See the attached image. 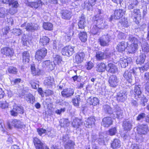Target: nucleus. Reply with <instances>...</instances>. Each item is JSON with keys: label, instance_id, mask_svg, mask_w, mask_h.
Instances as JSON below:
<instances>
[{"label": "nucleus", "instance_id": "3c124183", "mask_svg": "<svg viewBox=\"0 0 149 149\" xmlns=\"http://www.w3.org/2000/svg\"><path fill=\"white\" fill-rule=\"evenodd\" d=\"M103 109L104 111L106 113L109 114L112 113V109L108 105H105L103 106Z\"/></svg>", "mask_w": 149, "mask_h": 149}, {"label": "nucleus", "instance_id": "8fccbe9b", "mask_svg": "<svg viewBox=\"0 0 149 149\" xmlns=\"http://www.w3.org/2000/svg\"><path fill=\"white\" fill-rule=\"evenodd\" d=\"M104 134L103 133H101L100 134L98 141L99 143H103L104 141V139L106 137H104Z\"/></svg>", "mask_w": 149, "mask_h": 149}, {"label": "nucleus", "instance_id": "79ce46f5", "mask_svg": "<svg viewBox=\"0 0 149 149\" xmlns=\"http://www.w3.org/2000/svg\"><path fill=\"white\" fill-rule=\"evenodd\" d=\"M90 104L93 105H95L97 104L99 102L98 99L97 97H91L88 100Z\"/></svg>", "mask_w": 149, "mask_h": 149}, {"label": "nucleus", "instance_id": "f257e3e1", "mask_svg": "<svg viewBox=\"0 0 149 149\" xmlns=\"http://www.w3.org/2000/svg\"><path fill=\"white\" fill-rule=\"evenodd\" d=\"M127 39L129 42L131 43V44L128 47V52L130 53H132L138 49V44L139 42V38L135 37L132 35H129L127 36Z\"/></svg>", "mask_w": 149, "mask_h": 149}, {"label": "nucleus", "instance_id": "412c9836", "mask_svg": "<svg viewBox=\"0 0 149 149\" xmlns=\"http://www.w3.org/2000/svg\"><path fill=\"white\" fill-rule=\"evenodd\" d=\"M82 123L83 121L81 119L75 118L72 122V125L73 127L77 129L82 125Z\"/></svg>", "mask_w": 149, "mask_h": 149}, {"label": "nucleus", "instance_id": "13d9d810", "mask_svg": "<svg viewBox=\"0 0 149 149\" xmlns=\"http://www.w3.org/2000/svg\"><path fill=\"white\" fill-rule=\"evenodd\" d=\"M94 64L92 62L89 61L87 63L85 66L87 70H90L94 67Z\"/></svg>", "mask_w": 149, "mask_h": 149}, {"label": "nucleus", "instance_id": "680f3d73", "mask_svg": "<svg viewBox=\"0 0 149 149\" xmlns=\"http://www.w3.org/2000/svg\"><path fill=\"white\" fill-rule=\"evenodd\" d=\"M37 131L39 134L41 136L43 134L47 133V130L43 128H40L37 129Z\"/></svg>", "mask_w": 149, "mask_h": 149}, {"label": "nucleus", "instance_id": "bb28decb", "mask_svg": "<svg viewBox=\"0 0 149 149\" xmlns=\"http://www.w3.org/2000/svg\"><path fill=\"white\" fill-rule=\"evenodd\" d=\"M127 47L126 45L124 42H122L119 43L117 46L116 49L118 52H123L124 51Z\"/></svg>", "mask_w": 149, "mask_h": 149}, {"label": "nucleus", "instance_id": "6ab92c4d", "mask_svg": "<svg viewBox=\"0 0 149 149\" xmlns=\"http://www.w3.org/2000/svg\"><path fill=\"white\" fill-rule=\"evenodd\" d=\"M2 54L6 56H12L14 53L13 50L9 47H5L1 49Z\"/></svg>", "mask_w": 149, "mask_h": 149}, {"label": "nucleus", "instance_id": "4d7b16f0", "mask_svg": "<svg viewBox=\"0 0 149 149\" xmlns=\"http://www.w3.org/2000/svg\"><path fill=\"white\" fill-rule=\"evenodd\" d=\"M13 32L15 35L19 36L22 33V32L19 29H13Z\"/></svg>", "mask_w": 149, "mask_h": 149}, {"label": "nucleus", "instance_id": "39448f33", "mask_svg": "<svg viewBox=\"0 0 149 149\" xmlns=\"http://www.w3.org/2000/svg\"><path fill=\"white\" fill-rule=\"evenodd\" d=\"M47 52V50L45 48H43L38 50L36 53L35 59L38 61L41 60L45 57Z\"/></svg>", "mask_w": 149, "mask_h": 149}, {"label": "nucleus", "instance_id": "423d86ee", "mask_svg": "<svg viewBox=\"0 0 149 149\" xmlns=\"http://www.w3.org/2000/svg\"><path fill=\"white\" fill-rule=\"evenodd\" d=\"M11 115L14 116H17L18 113L23 114L24 113L23 107L21 106L15 105L13 109L10 111Z\"/></svg>", "mask_w": 149, "mask_h": 149}, {"label": "nucleus", "instance_id": "c85d7f7f", "mask_svg": "<svg viewBox=\"0 0 149 149\" xmlns=\"http://www.w3.org/2000/svg\"><path fill=\"white\" fill-rule=\"evenodd\" d=\"M141 47L143 52L147 53L149 52V45L147 42L145 41L142 42Z\"/></svg>", "mask_w": 149, "mask_h": 149}, {"label": "nucleus", "instance_id": "c9c22d12", "mask_svg": "<svg viewBox=\"0 0 149 149\" xmlns=\"http://www.w3.org/2000/svg\"><path fill=\"white\" fill-rule=\"evenodd\" d=\"M30 55L28 51H25L23 53V62L26 63H28L30 60Z\"/></svg>", "mask_w": 149, "mask_h": 149}, {"label": "nucleus", "instance_id": "603ef678", "mask_svg": "<svg viewBox=\"0 0 149 149\" xmlns=\"http://www.w3.org/2000/svg\"><path fill=\"white\" fill-rule=\"evenodd\" d=\"M80 100V97L79 96L73 99L72 102L74 105L76 107L79 106V101Z\"/></svg>", "mask_w": 149, "mask_h": 149}, {"label": "nucleus", "instance_id": "cd10ccee", "mask_svg": "<svg viewBox=\"0 0 149 149\" xmlns=\"http://www.w3.org/2000/svg\"><path fill=\"white\" fill-rule=\"evenodd\" d=\"M126 97L125 94L121 91L117 93L116 97L117 100L119 102H124L126 99Z\"/></svg>", "mask_w": 149, "mask_h": 149}, {"label": "nucleus", "instance_id": "7ed1b4c3", "mask_svg": "<svg viewBox=\"0 0 149 149\" xmlns=\"http://www.w3.org/2000/svg\"><path fill=\"white\" fill-rule=\"evenodd\" d=\"M21 27H24L26 31L31 32L37 30L39 28L37 24L34 23H25L21 25Z\"/></svg>", "mask_w": 149, "mask_h": 149}, {"label": "nucleus", "instance_id": "f03ea898", "mask_svg": "<svg viewBox=\"0 0 149 149\" xmlns=\"http://www.w3.org/2000/svg\"><path fill=\"white\" fill-rule=\"evenodd\" d=\"M114 56V55L112 52L110 53L108 51H106L104 53L101 51H99L96 52V58L98 61L102 60L105 58L111 61L113 58Z\"/></svg>", "mask_w": 149, "mask_h": 149}, {"label": "nucleus", "instance_id": "09e8293b", "mask_svg": "<svg viewBox=\"0 0 149 149\" xmlns=\"http://www.w3.org/2000/svg\"><path fill=\"white\" fill-rule=\"evenodd\" d=\"M6 10L3 8H0V18H4L6 15Z\"/></svg>", "mask_w": 149, "mask_h": 149}, {"label": "nucleus", "instance_id": "4c0bfd02", "mask_svg": "<svg viewBox=\"0 0 149 149\" xmlns=\"http://www.w3.org/2000/svg\"><path fill=\"white\" fill-rule=\"evenodd\" d=\"M114 113L116 115V117L118 118H122L123 111L120 108L118 107L114 109Z\"/></svg>", "mask_w": 149, "mask_h": 149}, {"label": "nucleus", "instance_id": "37998d69", "mask_svg": "<svg viewBox=\"0 0 149 149\" xmlns=\"http://www.w3.org/2000/svg\"><path fill=\"white\" fill-rule=\"evenodd\" d=\"M49 39L45 36H42L40 38V43L43 45H46L49 42Z\"/></svg>", "mask_w": 149, "mask_h": 149}, {"label": "nucleus", "instance_id": "6e6d98bb", "mask_svg": "<svg viewBox=\"0 0 149 149\" xmlns=\"http://www.w3.org/2000/svg\"><path fill=\"white\" fill-rule=\"evenodd\" d=\"M146 115V114L144 113H140L137 117L136 120L139 121H142L145 118Z\"/></svg>", "mask_w": 149, "mask_h": 149}, {"label": "nucleus", "instance_id": "2f4dec72", "mask_svg": "<svg viewBox=\"0 0 149 149\" xmlns=\"http://www.w3.org/2000/svg\"><path fill=\"white\" fill-rule=\"evenodd\" d=\"M119 62L121 66L123 68H125L128 65V62L126 57L120 58Z\"/></svg>", "mask_w": 149, "mask_h": 149}, {"label": "nucleus", "instance_id": "ea45409f", "mask_svg": "<svg viewBox=\"0 0 149 149\" xmlns=\"http://www.w3.org/2000/svg\"><path fill=\"white\" fill-rule=\"evenodd\" d=\"M32 2L30 5L32 8H37L38 6L42 5L40 0H32Z\"/></svg>", "mask_w": 149, "mask_h": 149}, {"label": "nucleus", "instance_id": "a878e982", "mask_svg": "<svg viewBox=\"0 0 149 149\" xmlns=\"http://www.w3.org/2000/svg\"><path fill=\"white\" fill-rule=\"evenodd\" d=\"M86 23L85 17L83 15H82L79 19V22L78 23L79 28L81 29H84L86 26Z\"/></svg>", "mask_w": 149, "mask_h": 149}, {"label": "nucleus", "instance_id": "1a4fd4ad", "mask_svg": "<svg viewBox=\"0 0 149 149\" xmlns=\"http://www.w3.org/2000/svg\"><path fill=\"white\" fill-rule=\"evenodd\" d=\"M135 74L134 69H129L128 70L125 71L123 74V77L130 83H131L132 81L133 76L132 75V73Z\"/></svg>", "mask_w": 149, "mask_h": 149}, {"label": "nucleus", "instance_id": "0eeeda50", "mask_svg": "<svg viewBox=\"0 0 149 149\" xmlns=\"http://www.w3.org/2000/svg\"><path fill=\"white\" fill-rule=\"evenodd\" d=\"M33 142L36 149H49L38 138H34Z\"/></svg>", "mask_w": 149, "mask_h": 149}, {"label": "nucleus", "instance_id": "6e6552de", "mask_svg": "<svg viewBox=\"0 0 149 149\" xmlns=\"http://www.w3.org/2000/svg\"><path fill=\"white\" fill-rule=\"evenodd\" d=\"M110 36L107 34L102 36L99 39V41L100 45L102 46H107L110 41Z\"/></svg>", "mask_w": 149, "mask_h": 149}, {"label": "nucleus", "instance_id": "9b49d317", "mask_svg": "<svg viewBox=\"0 0 149 149\" xmlns=\"http://www.w3.org/2000/svg\"><path fill=\"white\" fill-rule=\"evenodd\" d=\"M74 92V89L71 88H67L64 89L61 92V94L63 97L68 98L73 95Z\"/></svg>", "mask_w": 149, "mask_h": 149}, {"label": "nucleus", "instance_id": "20e7f679", "mask_svg": "<svg viewBox=\"0 0 149 149\" xmlns=\"http://www.w3.org/2000/svg\"><path fill=\"white\" fill-rule=\"evenodd\" d=\"M74 48V47L70 45L66 46L62 49L61 53L63 55L68 56H71L75 52Z\"/></svg>", "mask_w": 149, "mask_h": 149}, {"label": "nucleus", "instance_id": "e2e57ef3", "mask_svg": "<svg viewBox=\"0 0 149 149\" xmlns=\"http://www.w3.org/2000/svg\"><path fill=\"white\" fill-rule=\"evenodd\" d=\"M9 10V13L11 15H13L15 13H16L17 12V8H15L14 7H10Z\"/></svg>", "mask_w": 149, "mask_h": 149}, {"label": "nucleus", "instance_id": "49530a36", "mask_svg": "<svg viewBox=\"0 0 149 149\" xmlns=\"http://www.w3.org/2000/svg\"><path fill=\"white\" fill-rule=\"evenodd\" d=\"M52 24L50 23H44L43 25V28L46 30H52Z\"/></svg>", "mask_w": 149, "mask_h": 149}, {"label": "nucleus", "instance_id": "f3484780", "mask_svg": "<svg viewBox=\"0 0 149 149\" xmlns=\"http://www.w3.org/2000/svg\"><path fill=\"white\" fill-rule=\"evenodd\" d=\"M112 120L110 117H106L102 120V125L105 127H108L112 124Z\"/></svg>", "mask_w": 149, "mask_h": 149}, {"label": "nucleus", "instance_id": "5701e85b", "mask_svg": "<svg viewBox=\"0 0 149 149\" xmlns=\"http://www.w3.org/2000/svg\"><path fill=\"white\" fill-rule=\"evenodd\" d=\"M148 127L146 125H141L138 128L137 130L139 134H147Z\"/></svg>", "mask_w": 149, "mask_h": 149}, {"label": "nucleus", "instance_id": "de8ad7c7", "mask_svg": "<svg viewBox=\"0 0 149 149\" xmlns=\"http://www.w3.org/2000/svg\"><path fill=\"white\" fill-rule=\"evenodd\" d=\"M8 3L10 7L14 8H17L19 6L18 3L16 0H10Z\"/></svg>", "mask_w": 149, "mask_h": 149}, {"label": "nucleus", "instance_id": "393cba45", "mask_svg": "<svg viewBox=\"0 0 149 149\" xmlns=\"http://www.w3.org/2000/svg\"><path fill=\"white\" fill-rule=\"evenodd\" d=\"M62 17V18L66 19H69L71 17L72 13L68 10H63L61 12Z\"/></svg>", "mask_w": 149, "mask_h": 149}, {"label": "nucleus", "instance_id": "5fc2aeb1", "mask_svg": "<svg viewBox=\"0 0 149 149\" xmlns=\"http://www.w3.org/2000/svg\"><path fill=\"white\" fill-rule=\"evenodd\" d=\"M8 104L6 101L0 102V107L2 109H5L8 107Z\"/></svg>", "mask_w": 149, "mask_h": 149}, {"label": "nucleus", "instance_id": "4be33fe9", "mask_svg": "<svg viewBox=\"0 0 149 149\" xmlns=\"http://www.w3.org/2000/svg\"><path fill=\"white\" fill-rule=\"evenodd\" d=\"M24 97L28 103L33 104L35 101V97L31 93H29L25 95Z\"/></svg>", "mask_w": 149, "mask_h": 149}, {"label": "nucleus", "instance_id": "c756f323", "mask_svg": "<svg viewBox=\"0 0 149 149\" xmlns=\"http://www.w3.org/2000/svg\"><path fill=\"white\" fill-rule=\"evenodd\" d=\"M107 71L112 73H115L117 70L116 67L113 64L109 63L106 68Z\"/></svg>", "mask_w": 149, "mask_h": 149}, {"label": "nucleus", "instance_id": "0e129e2a", "mask_svg": "<svg viewBox=\"0 0 149 149\" xmlns=\"http://www.w3.org/2000/svg\"><path fill=\"white\" fill-rule=\"evenodd\" d=\"M53 80H51L50 78H47L45 80V84L47 85H52Z\"/></svg>", "mask_w": 149, "mask_h": 149}, {"label": "nucleus", "instance_id": "58836bf2", "mask_svg": "<svg viewBox=\"0 0 149 149\" xmlns=\"http://www.w3.org/2000/svg\"><path fill=\"white\" fill-rule=\"evenodd\" d=\"M31 69L32 74L34 76L39 75L40 74V69L36 68L34 65H31Z\"/></svg>", "mask_w": 149, "mask_h": 149}, {"label": "nucleus", "instance_id": "9d476101", "mask_svg": "<svg viewBox=\"0 0 149 149\" xmlns=\"http://www.w3.org/2000/svg\"><path fill=\"white\" fill-rule=\"evenodd\" d=\"M108 81L110 86L116 87L118 85L119 80L116 75H112L109 77Z\"/></svg>", "mask_w": 149, "mask_h": 149}, {"label": "nucleus", "instance_id": "bf43d9fd", "mask_svg": "<svg viewBox=\"0 0 149 149\" xmlns=\"http://www.w3.org/2000/svg\"><path fill=\"white\" fill-rule=\"evenodd\" d=\"M8 71L10 73L16 74L17 73V71L16 68L11 67L9 68Z\"/></svg>", "mask_w": 149, "mask_h": 149}, {"label": "nucleus", "instance_id": "72a5a7b5", "mask_svg": "<svg viewBox=\"0 0 149 149\" xmlns=\"http://www.w3.org/2000/svg\"><path fill=\"white\" fill-rule=\"evenodd\" d=\"M93 19L94 21V23L95 24H101V25L103 24L102 18H101V16L100 15H96L93 17Z\"/></svg>", "mask_w": 149, "mask_h": 149}, {"label": "nucleus", "instance_id": "dca6fc26", "mask_svg": "<svg viewBox=\"0 0 149 149\" xmlns=\"http://www.w3.org/2000/svg\"><path fill=\"white\" fill-rule=\"evenodd\" d=\"M95 121V119L94 117H90L85 121V125L87 128L91 127L94 125Z\"/></svg>", "mask_w": 149, "mask_h": 149}, {"label": "nucleus", "instance_id": "a18cd8bd", "mask_svg": "<svg viewBox=\"0 0 149 149\" xmlns=\"http://www.w3.org/2000/svg\"><path fill=\"white\" fill-rule=\"evenodd\" d=\"M74 143L72 141H70L65 145V149H74Z\"/></svg>", "mask_w": 149, "mask_h": 149}, {"label": "nucleus", "instance_id": "2eb2a0df", "mask_svg": "<svg viewBox=\"0 0 149 149\" xmlns=\"http://www.w3.org/2000/svg\"><path fill=\"white\" fill-rule=\"evenodd\" d=\"M125 11L121 9H117L114 11L113 17L115 19H119L124 15Z\"/></svg>", "mask_w": 149, "mask_h": 149}, {"label": "nucleus", "instance_id": "aec40b11", "mask_svg": "<svg viewBox=\"0 0 149 149\" xmlns=\"http://www.w3.org/2000/svg\"><path fill=\"white\" fill-rule=\"evenodd\" d=\"M103 27L101 24H95L91 28L90 31L92 34L95 35L97 34L100 29H102Z\"/></svg>", "mask_w": 149, "mask_h": 149}, {"label": "nucleus", "instance_id": "864d4df0", "mask_svg": "<svg viewBox=\"0 0 149 149\" xmlns=\"http://www.w3.org/2000/svg\"><path fill=\"white\" fill-rule=\"evenodd\" d=\"M117 132V130L116 127H112L109 130V134L111 136L114 135Z\"/></svg>", "mask_w": 149, "mask_h": 149}, {"label": "nucleus", "instance_id": "f704fd0d", "mask_svg": "<svg viewBox=\"0 0 149 149\" xmlns=\"http://www.w3.org/2000/svg\"><path fill=\"white\" fill-rule=\"evenodd\" d=\"M105 64L104 63H101L98 64L96 67V71L99 72L104 71L106 69Z\"/></svg>", "mask_w": 149, "mask_h": 149}, {"label": "nucleus", "instance_id": "69168bd1", "mask_svg": "<svg viewBox=\"0 0 149 149\" xmlns=\"http://www.w3.org/2000/svg\"><path fill=\"white\" fill-rule=\"evenodd\" d=\"M10 81L11 84L14 85L15 84H17L20 83L21 81V79L19 78L16 79L11 80Z\"/></svg>", "mask_w": 149, "mask_h": 149}, {"label": "nucleus", "instance_id": "4468645a", "mask_svg": "<svg viewBox=\"0 0 149 149\" xmlns=\"http://www.w3.org/2000/svg\"><path fill=\"white\" fill-rule=\"evenodd\" d=\"M85 56L83 52L78 53L76 55L74 58V63L79 64L82 62Z\"/></svg>", "mask_w": 149, "mask_h": 149}, {"label": "nucleus", "instance_id": "c03bdc74", "mask_svg": "<svg viewBox=\"0 0 149 149\" xmlns=\"http://www.w3.org/2000/svg\"><path fill=\"white\" fill-rule=\"evenodd\" d=\"M79 38L82 42H85L87 40V35L86 32H81L79 34Z\"/></svg>", "mask_w": 149, "mask_h": 149}, {"label": "nucleus", "instance_id": "7c9ffc66", "mask_svg": "<svg viewBox=\"0 0 149 149\" xmlns=\"http://www.w3.org/2000/svg\"><path fill=\"white\" fill-rule=\"evenodd\" d=\"M60 125L61 127H66L70 125V121L68 119L62 118L59 121Z\"/></svg>", "mask_w": 149, "mask_h": 149}, {"label": "nucleus", "instance_id": "774afa93", "mask_svg": "<svg viewBox=\"0 0 149 149\" xmlns=\"http://www.w3.org/2000/svg\"><path fill=\"white\" fill-rule=\"evenodd\" d=\"M121 24L125 27H127L128 26V24L127 19L125 18H123L122 19Z\"/></svg>", "mask_w": 149, "mask_h": 149}, {"label": "nucleus", "instance_id": "052dcab7", "mask_svg": "<svg viewBox=\"0 0 149 149\" xmlns=\"http://www.w3.org/2000/svg\"><path fill=\"white\" fill-rule=\"evenodd\" d=\"M55 64L54 62H51L50 64L49 65L47 68L49 71H51L54 69Z\"/></svg>", "mask_w": 149, "mask_h": 149}, {"label": "nucleus", "instance_id": "f8f14e48", "mask_svg": "<svg viewBox=\"0 0 149 149\" xmlns=\"http://www.w3.org/2000/svg\"><path fill=\"white\" fill-rule=\"evenodd\" d=\"M133 121L132 120H126L123 122V127L124 130L126 131H129L132 129Z\"/></svg>", "mask_w": 149, "mask_h": 149}, {"label": "nucleus", "instance_id": "b1692460", "mask_svg": "<svg viewBox=\"0 0 149 149\" xmlns=\"http://www.w3.org/2000/svg\"><path fill=\"white\" fill-rule=\"evenodd\" d=\"M132 91L135 93V97L136 99L140 98L141 96V92L140 87L138 85H135Z\"/></svg>", "mask_w": 149, "mask_h": 149}, {"label": "nucleus", "instance_id": "473e14b6", "mask_svg": "<svg viewBox=\"0 0 149 149\" xmlns=\"http://www.w3.org/2000/svg\"><path fill=\"white\" fill-rule=\"evenodd\" d=\"M146 57V55L144 54L140 55L136 60V63L140 65L143 64L145 61Z\"/></svg>", "mask_w": 149, "mask_h": 149}, {"label": "nucleus", "instance_id": "a19ab883", "mask_svg": "<svg viewBox=\"0 0 149 149\" xmlns=\"http://www.w3.org/2000/svg\"><path fill=\"white\" fill-rule=\"evenodd\" d=\"M62 61V58L59 55H57L54 57L53 62L55 65H60Z\"/></svg>", "mask_w": 149, "mask_h": 149}, {"label": "nucleus", "instance_id": "338daca9", "mask_svg": "<svg viewBox=\"0 0 149 149\" xmlns=\"http://www.w3.org/2000/svg\"><path fill=\"white\" fill-rule=\"evenodd\" d=\"M126 37V34L122 32H119L118 36V38L120 39H125Z\"/></svg>", "mask_w": 149, "mask_h": 149}, {"label": "nucleus", "instance_id": "a211bd4d", "mask_svg": "<svg viewBox=\"0 0 149 149\" xmlns=\"http://www.w3.org/2000/svg\"><path fill=\"white\" fill-rule=\"evenodd\" d=\"M11 125L15 127L18 128H24L25 125H24L19 120L17 119H13L12 120Z\"/></svg>", "mask_w": 149, "mask_h": 149}, {"label": "nucleus", "instance_id": "ddd939ff", "mask_svg": "<svg viewBox=\"0 0 149 149\" xmlns=\"http://www.w3.org/2000/svg\"><path fill=\"white\" fill-rule=\"evenodd\" d=\"M132 16L135 19L136 22L139 23L141 19V13L140 10L138 9H135L133 11H131Z\"/></svg>", "mask_w": 149, "mask_h": 149}, {"label": "nucleus", "instance_id": "e433bc0d", "mask_svg": "<svg viewBox=\"0 0 149 149\" xmlns=\"http://www.w3.org/2000/svg\"><path fill=\"white\" fill-rule=\"evenodd\" d=\"M121 143L120 141L118 139H114L111 144V146L113 149H116L120 147Z\"/></svg>", "mask_w": 149, "mask_h": 149}]
</instances>
